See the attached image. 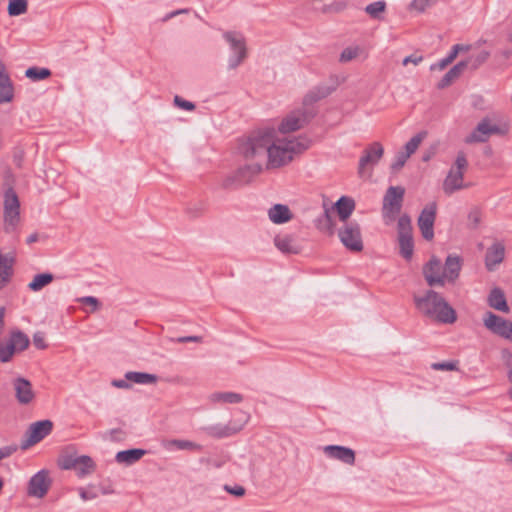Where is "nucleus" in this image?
Here are the masks:
<instances>
[{"mask_svg":"<svg viewBox=\"0 0 512 512\" xmlns=\"http://www.w3.org/2000/svg\"><path fill=\"white\" fill-rule=\"evenodd\" d=\"M183 13H188V9L175 10V11L167 14L165 16V18H164V21H167V20H169V19H171V18H173V17H175V16H177L179 14H183Z\"/></svg>","mask_w":512,"mask_h":512,"instance_id":"64","label":"nucleus"},{"mask_svg":"<svg viewBox=\"0 0 512 512\" xmlns=\"http://www.w3.org/2000/svg\"><path fill=\"white\" fill-rule=\"evenodd\" d=\"M51 71L47 68L30 67L26 70L25 76L33 81H39L48 78Z\"/></svg>","mask_w":512,"mask_h":512,"instance_id":"43","label":"nucleus"},{"mask_svg":"<svg viewBox=\"0 0 512 512\" xmlns=\"http://www.w3.org/2000/svg\"><path fill=\"white\" fill-rule=\"evenodd\" d=\"M78 301L82 304H85V305H89L91 306V312H94L96 311L99 306H100V303L98 301V299L96 297H93V296H85V297H81L78 299Z\"/></svg>","mask_w":512,"mask_h":512,"instance_id":"56","label":"nucleus"},{"mask_svg":"<svg viewBox=\"0 0 512 512\" xmlns=\"http://www.w3.org/2000/svg\"><path fill=\"white\" fill-rule=\"evenodd\" d=\"M330 94V90L329 89H323L321 91H319L318 93H315V92H311L309 93L305 100H304V104H306V102L309 100V101H317L321 98H324L326 97L327 95Z\"/></svg>","mask_w":512,"mask_h":512,"instance_id":"58","label":"nucleus"},{"mask_svg":"<svg viewBox=\"0 0 512 512\" xmlns=\"http://www.w3.org/2000/svg\"><path fill=\"white\" fill-rule=\"evenodd\" d=\"M275 246L283 253L297 254L300 247L292 235L276 236L274 238Z\"/></svg>","mask_w":512,"mask_h":512,"instance_id":"25","label":"nucleus"},{"mask_svg":"<svg viewBox=\"0 0 512 512\" xmlns=\"http://www.w3.org/2000/svg\"><path fill=\"white\" fill-rule=\"evenodd\" d=\"M9 342L13 345L15 351H23L29 346V338L21 331H14L11 333Z\"/></svg>","mask_w":512,"mask_h":512,"instance_id":"36","label":"nucleus"},{"mask_svg":"<svg viewBox=\"0 0 512 512\" xmlns=\"http://www.w3.org/2000/svg\"><path fill=\"white\" fill-rule=\"evenodd\" d=\"M482 212L478 207H474L468 214V224L471 228L475 229L481 223Z\"/></svg>","mask_w":512,"mask_h":512,"instance_id":"50","label":"nucleus"},{"mask_svg":"<svg viewBox=\"0 0 512 512\" xmlns=\"http://www.w3.org/2000/svg\"><path fill=\"white\" fill-rule=\"evenodd\" d=\"M308 148V143L296 138L274 139L273 131L251 134L239 144V153L246 160H260L266 169H276L289 164L294 156Z\"/></svg>","mask_w":512,"mask_h":512,"instance_id":"1","label":"nucleus"},{"mask_svg":"<svg viewBox=\"0 0 512 512\" xmlns=\"http://www.w3.org/2000/svg\"><path fill=\"white\" fill-rule=\"evenodd\" d=\"M439 0H413L409 9L418 13H423L426 9L434 6Z\"/></svg>","mask_w":512,"mask_h":512,"instance_id":"46","label":"nucleus"},{"mask_svg":"<svg viewBox=\"0 0 512 512\" xmlns=\"http://www.w3.org/2000/svg\"><path fill=\"white\" fill-rule=\"evenodd\" d=\"M50 484L48 471L41 470L30 479L28 494L37 498H43L47 494Z\"/></svg>","mask_w":512,"mask_h":512,"instance_id":"16","label":"nucleus"},{"mask_svg":"<svg viewBox=\"0 0 512 512\" xmlns=\"http://www.w3.org/2000/svg\"><path fill=\"white\" fill-rule=\"evenodd\" d=\"M483 323L493 334L512 342V321L488 311L484 315Z\"/></svg>","mask_w":512,"mask_h":512,"instance_id":"11","label":"nucleus"},{"mask_svg":"<svg viewBox=\"0 0 512 512\" xmlns=\"http://www.w3.org/2000/svg\"><path fill=\"white\" fill-rule=\"evenodd\" d=\"M432 369L442 371H454L457 369L456 362H438L432 364Z\"/></svg>","mask_w":512,"mask_h":512,"instance_id":"55","label":"nucleus"},{"mask_svg":"<svg viewBox=\"0 0 512 512\" xmlns=\"http://www.w3.org/2000/svg\"><path fill=\"white\" fill-rule=\"evenodd\" d=\"M334 208L339 216V219L344 223L350 217L355 209V202L352 198L342 196L335 204Z\"/></svg>","mask_w":512,"mask_h":512,"instance_id":"24","label":"nucleus"},{"mask_svg":"<svg viewBox=\"0 0 512 512\" xmlns=\"http://www.w3.org/2000/svg\"><path fill=\"white\" fill-rule=\"evenodd\" d=\"M223 489L229 494L234 495L236 497H242L246 493L245 488L241 485H235L233 487L230 485H224Z\"/></svg>","mask_w":512,"mask_h":512,"instance_id":"57","label":"nucleus"},{"mask_svg":"<svg viewBox=\"0 0 512 512\" xmlns=\"http://www.w3.org/2000/svg\"><path fill=\"white\" fill-rule=\"evenodd\" d=\"M13 388L17 401L22 405L31 403L35 397L31 382L23 377H17L13 380Z\"/></svg>","mask_w":512,"mask_h":512,"instance_id":"17","label":"nucleus"},{"mask_svg":"<svg viewBox=\"0 0 512 512\" xmlns=\"http://www.w3.org/2000/svg\"><path fill=\"white\" fill-rule=\"evenodd\" d=\"M268 217L274 224H283L292 219V213L287 205L275 204L269 208Z\"/></svg>","mask_w":512,"mask_h":512,"instance_id":"21","label":"nucleus"},{"mask_svg":"<svg viewBox=\"0 0 512 512\" xmlns=\"http://www.w3.org/2000/svg\"><path fill=\"white\" fill-rule=\"evenodd\" d=\"M209 400L212 403L220 404H236L243 401V396L236 392H214L209 395Z\"/></svg>","mask_w":512,"mask_h":512,"instance_id":"30","label":"nucleus"},{"mask_svg":"<svg viewBox=\"0 0 512 512\" xmlns=\"http://www.w3.org/2000/svg\"><path fill=\"white\" fill-rule=\"evenodd\" d=\"M489 57L490 53L486 50H482L476 55L470 56L465 61H468V67H470L472 70H475L483 63H485Z\"/></svg>","mask_w":512,"mask_h":512,"instance_id":"44","label":"nucleus"},{"mask_svg":"<svg viewBox=\"0 0 512 512\" xmlns=\"http://www.w3.org/2000/svg\"><path fill=\"white\" fill-rule=\"evenodd\" d=\"M408 158L402 151L398 152L395 161L391 164V170L393 172L399 171L405 165Z\"/></svg>","mask_w":512,"mask_h":512,"instance_id":"54","label":"nucleus"},{"mask_svg":"<svg viewBox=\"0 0 512 512\" xmlns=\"http://www.w3.org/2000/svg\"><path fill=\"white\" fill-rule=\"evenodd\" d=\"M14 90L12 82L6 73V67L0 61V104L9 103L13 100Z\"/></svg>","mask_w":512,"mask_h":512,"instance_id":"19","label":"nucleus"},{"mask_svg":"<svg viewBox=\"0 0 512 512\" xmlns=\"http://www.w3.org/2000/svg\"><path fill=\"white\" fill-rule=\"evenodd\" d=\"M112 386L120 389H128L130 388V384L128 380L125 379H115L111 382Z\"/></svg>","mask_w":512,"mask_h":512,"instance_id":"62","label":"nucleus"},{"mask_svg":"<svg viewBox=\"0 0 512 512\" xmlns=\"http://www.w3.org/2000/svg\"><path fill=\"white\" fill-rule=\"evenodd\" d=\"M126 380L136 384H155L158 377L146 372L129 371L125 374Z\"/></svg>","mask_w":512,"mask_h":512,"instance_id":"31","label":"nucleus"},{"mask_svg":"<svg viewBox=\"0 0 512 512\" xmlns=\"http://www.w3.org/2000/svg\"><path fill=\"white\" fill-rule=\"evenodd\" d=\"M314 116L310 108L302 107L289 113L281 122L279 130L282 133L294 132L304 127Z\"/></svg>","mask_w":512,"mask_h":512,"instance_id":"10","label":"nucleus"},{"mask_svg":"<svg viewBox=\"0 0 512 512\" xmlns=\"http://www.w3.org/2000/svg\"><path fill=\"white\" fill-rule=\"evenodd\" d=\"M315 226L316 228L329 236L333 235L335 232V223L331 214L330 209L325 208L324 212L321 216H319L315 220Z\"/></svg>","mask_w":512,"mask_h":512,"instance_id":"26","label":"nucleus"},{"mask_svg":"<svg viewBox=\"0 0 512 512\" xmlns=\"http://www.w3.org/2000/svg\"><path fill=\"white\" fill-rule=\"evenodd\" d=\"M33 344L38 349L46 348L45 339H44V336L41 333L34 334V336H33Z\"/></svg>","mask_w":512,"mask_h":512,"instance_id":"60","label":"nucleus"},{"mask_svg":"<svg viewBox=\"0 0 512 512\" xmlns=\"http://www.w3.org/2000/svg\"><path fill=\"white\" fill-rule=\"evenodd\" d=\"M16 451H17V446L16 445L1 447L0 448V461L2 459L10 457Z\"/></svg>","mask_w":512,"mask_h":512,"instance_id":"59","label":"nucleus"},{"mask_svg":"<svg viewBox=\"0 0 512 512\" xmlns=\"http://www.w3.org/2000/svg\"><path fill=\"white\" fill-rule=\"evenodd\" d=\"M16 351L13 348V345L8 341L6 343L0 341V361L8 362L11 360L12 356Z\"/></svg>","mask_w":512,"mask_h":512,"instance_id":"49","label":"nucleus"},{"mask_svg":"<svg viewBox=\"0 0 512 512\" xmlns=\"http://www.w3.org/2000/svg\"><path fill=\"white\" fill-rule=\"evenodd\" d=\"M423 275L427 284L433 286H444L446 275L443 265L436 256H432L428 263L423 267Z\"/></svg>","mask_w":512,"mask_h":512,"instance_id":"13","label":"nucleus"},{"mask_svg":"<svg viewBox=\"0 0 512 512\" xmlns=\"http://www.w3.org/2000/svg\"><path fill=\"white\" fill-rule=\"evenodd\" d=\"M363 49L360 46H349L343 49L340 54L339 61L341 63L350 62L361 55Z\"/></svg>","mask_w":512,"mask_h":512,"instance_id":"42","label":"nucleus"},{"mask_svg":"<svg viewBox=\"0 0 512 512\" xmlns=\"http://www.w3.org/2000/svg\"><path fill=\"white\" fill-rule=\"evenodd\" d=\"M52 428L53 423L50 420H42L32 423L27 430L26 439L21 443V448L25 450L30 446L40 442L50 434Z\"/></svg>","mask_w":512,"mask_h":512,"instance_id":"12","label":"nucleus"},{"mask_svg":"<svg viewBox=\"0 0 512 512\" xmlns=\"http://www.w3.org/2000/svg\"><path fill=\"white\" fill-rule=\"evenodd\" d=\"M488 304L490 307L504 312H509V306L507 304L505 295L503 291L500 288H494L491 290L489 296H488Z\"/></svg>","mask_w":512,"mask_h":512,"instance_id":"29","label":"nucleus"},{"mask_svg":"<svg viewBox=\"0 0 512 512\" xmlns=\"http://www.w3.org/2000/svg\"><path fill=\"white\" fill-rule=\"evenodd\" d=\"M53 281V275L50 273H41L34 276L33 280L28 284V288L34 292H38Z\"/></svg>","mask_w":512,"mask_h":512,"instance_id":"35","label":"nucleus"},{"mask_svg":"<svg viewBox=\"0 0 512 512\" xmlns=\"http://www.w3.org/2000/svg\"><path fill=\"white\" fill-rule=\"evenodd\" d=\"M400 254L406 260H410L414 251V243L412 236L398 237Z\"/></svg>","mask_w":512,"mask_h":512,"instance_id":"39","label":"nucleus"},{"mask_svg":"<svg viewBox=\"0 0 512 512\" xmlns=\"http://www.w3.org/2000/svg\"><path fill=\"white\" fill-rule=\"evenodd\" d=\"M505 131L496 123H493L489 117L483 118L472 132L464 139L466 144L485 143L492 135H501Z\"/></svg>","mask_w":512,"mask_h":512,"instance_id":"8","label":"nucleus"},{"mask_svg":"<svg viewBox=\"0 0 512 512\" xmlns=\"http://www.w3.org/2000/svg\"><path fill=\"white\" fill-rule=\"evenodd\" d=\"M178 342L180 343H185V342H200L201 341V337L199 336H186V337H179L177 339Z\"/></svg>","mask_w":512,"mask_h":512,"instance_id":"63","label":"nucleus"},{"mask_svg":"<svg viewBox=\"0 0 512 512\" xmlns=\"http://www.w3.org/2000/svg\"><path fill=\"white\" fill-rule=\"evenodd\" d=\"M422 142V136L420 134L412 137L405 145L404 151H402L406 157H410L419 147Z\"/></svg>","mask_w":512,"mask_h":512,"instance_id":"48","label":"nucleus"},{"mask_svg":"<svg viewBox=\"0 0 512 512\" xmlns=\"http://www.w3.org/2000/svg\"><path fill=\"white\" fill-rule=\"evenodd\" d=\"M164 447L168 450L176 448L178 450H194L200 451L202 446L189 440L173 439L164 442Z\"/></svg>","mask_w":512,"mask_h":512,"instance_id":"33","label":"nucleus"},{"mask_svg":"<svg viewBox=\"0 0 512 512\" xmlns=\"http://www.w3.org/2000/svg\"><path fill=\"white\" fill-rule=\"evenodd\" d=\"M145 454L146 451L143 449H128L119 451L115 456V460L119 464L129 466L138 462Z\"/></svg>","mask_w":512,"mask_h":512,"instance_id":"23","label":"nucleus"},{"mask_svg":"<svg viewBox=\"0 0 512 512\" xmlns=\"http://www.w3.org/2000/svg\"><path fill=\"white\" fill-rule=\"evenodd\" d=\"M322 451L329 459L338 460L350 466L355 464V451L349 447L340 445H326L322 448Z\"/></svg>","mask_w":512,"mask_h":512,"instance_id":"15","label":"nucleus"},{"mask_svg":"<svg viewBox=\"0 0 512 512\" xmlns=\"http://www.w3.org/2000/svg\"><path fill=\"white\" fill-rule=\"evenodd\" d=\"M227 42L231 55L228 58V69L234 70L240 66L248 56L246 39L238 31H225L222 34Z\"/></svg>","mask_w":512,"mask_h":512,"instance_id":"4","label":"nucleus"},{"mask_svg":"<svg viewBox=\"0 0 512 512\" xmlns=\"http://www.w3.org/2000/svg\"><path fill=\"white\" fill-rule=\"evenodd\" d=\"M338 237L341 243L352 252L363 250V241L360 226L356 222H346L338 229Z\"/></svg>","mask_w":512,"mask_h":512,"instance_id":"9","label":"nucleus"},{"mask_svg":"<svg viewBox=\"0 0 512 512\" xmlns=\"http://www.w3.org/2000/svg\"><path fill=\"white\" fill-rule=\"evenodd\" d=\"M205 205L201 202L190 204L186 207L185 213L191 219L201 217L205 213Z\"/></svg>","mask_w":512,"mask_h":512,"instance_id":"47","label":"nucleus"},{"mask_svg":"<svg viewBox=\"0 0 512 512\" xmlns=\"http://www.w3.org/2000/svg\"><path fill=\"white\" fill-rule=\"evenodd\" d=\"M414 303L421 314L434 321L452 324L457 319L455 310L434 290H427L422 296H414Z\"/></svg>","mask_w":512,"mask_h":512,"instance_id":"2","label":"nucleus"},{"mask_svg":"<svg viewBox=\"0 0 512 512\" xmlns=\"http://www.w3.org/2000/svg\"><path fill=\"white\" fill-rule=\"evenodd\" d=\"M79 456L77 455H67L64 456L61 460L60 466L65 470H75L77 466Z\"/></svg>","mask_w":512,"mask_h":512,"instance_id":"51","label":"nucleus"},{"mask_svg":"<svg viewBox=\"0 0 512 512\" xmlns=\"http://www.w3.org/2000/svg\"><path fill=\"white\" fill-rule=\"evenodd\" d=\"M242 429V425L238 426H231V425H222V424H216L211 425L205 428V431L209 436L215 437V438H224L229 437L238 431Z\"/></svg>","mask_w":512,"mask_h":512,"instance_id":"27","label":"nucleus"},{"mask_svg":"<svg viewBox=\"0 0 512 512\" xmlns=\"http://www.w3.org/2000/svg\"><path fill=\"white\" fill-rule=\"evenodd\" d=\"M468 50H469V46H464L461 44L454 45L452 47L451 51L449 52V54L445 58H443L442 60L439 61V63L437 64V67L440 70H443L444 68H446L449 64H451L456 59L459 52L468 51Z\"/></svg>","mask_w":512,"mask_h":512,"instance_id":"38","label":"nucleus"},{"mask_svg":"<svg viewBox=\"0 0 512 512\" xmlns=\"http://www.w3.org/2000/svg\"><path fill=\"white\" fill-rule=\"evenodd\" d=\"M412 236L411 219L408 215H402L398 220V237Z\"/></svg>","mask_w":512,"mask_h":512,"instance_id":"45","label":"nucleus"},{"mask_svg":"<svg viewBox=\"0 0 512 512\" xmlns=\"http://www.w3.org/2000/svg\"><path fill=\"white\" fill-rule=\"evenodd\" d=\"M422 60H423L422 56L409 55L403 59L402 64L404 66H407L409 63L418 65L420 62H422Z\"/></svg>","mask_w":512,"mask_h":512,"instance_id":"61","label":"nucleus"},{"mask_svg":"<svg viewBox=\"0 0 512 512\" xmlns=\"http://www.w3.org/2000/svg\"><path fill=\"white\" fill-rule=\"evenodd\" d=\"M27 9V0H9L7 10L10 16H19L25 14L27 12Z\"/></svg>","mask_w":512,"mask_h":512,"instance_id":"41","label":"nucleus"},{"mask_svg":"<svg viewBox=\"0 0 512 512\" xmlns=\"http://www.w3.org/2000/svg\"><path fill=\"white\" fill-rule=\"evenodd\" d=\"M443 268L446 275V280L448 282H454L458 278L461 270L460 257L456 255H449L445 260V265Z\"/></svg>","mask_w":512,"mask_h":512,"instance_id":"22","label":"nucleus"},{"mask_svg":"<svg viewBox=\"0 0 512 512\" xmlns=\"http://www.w3.org/2000/svg\"><path fill=\"white\" fill-rule=\"evenodd\" d=\"M20 222V210L4 211V230L6 233L16 231Z\"/></svg>","mask_w":512,"mask_h":512,"instance_id":"34","label":"nucleus"},{"mask_svg":"<svg viewBox=\"0 0 512 512\" xmlns=\"http://www.w3.org/2000/svg\"><path fill=\"white\" fill-rule=\"evenodd\" d=\"M95 470V463L91 457L81 455L78 458L76 469L74 470L79 477H84L93 473Z\"/></svg>","mask_w":512,"mask_h":512,"instance_id":"32","label":"nucleus"},{"mask_svg":"<svg viewBox=\"0 0 512 512\" xmlns=\"http://www.w3.org/2000/svg\"><path fill=\"white\" fill-rule=\"evenodd\" d=\"M20 210V202L16 192L8 188L4 194V211Z\"/></svg>","mask_w":512,"mask_h":512,"instance_id":"40","label":"nucleus"},{"mask_svg":"<svg viewBox=\"0 0 512 512\" xmlns=\"http://www.w3.org/2000/svg\"><path fill=\"white\" fill-rule=\"evenodd\" d=\"M468 168V160L463 151H459L456 155L455 162L450 168L443 182V191L447 195L468 187L464 183V173Z\"/></svg>","mask_w":512,"mask_h":512,"instance_id":"3","label":"nucleus"},{"mask_svg":"<svg viewBox=\"0 0 512 512\" xmlns=\"http://www.w3.org/2000/svg\"><path fill=\"white\" fill-rule=\"evenodd\" d=\"M254 161L253 164L240 167L237 171L225 177L222 186L225 189L234 190L250 183L253 177L259 174L264 167L260 160Z\"/></svg>","mask_w":512,"mask_h":512,"instance_id":"5","label":"nucleus"},{"mask_svg":"<svg viewBox=\"0 0 512 512\" xmlns=\"http://www.w3.org/2000/svg\"><path fill=\"white\" fill-rule=\"evenodd\" d=\"M14 257L0 251V290L5 288L13 275Z\"/></svg>","mask_w":512,"mask_h":512,"instance_id":"20","label":"nucleus"},{"mask_svg":"<svg viewBox=\"0 0 512 512\" xmlns=\"http://www.w3.org/2000/svg\"><path fill=\"white\" fill-rule=\"evenodd\" d=\"M405 190L401 186H390L383 198V217L386 223H390L395 220L399 214L402 202L404 198Z\"/></svg>","mask_w":512,"mask_h":512,"instance_id":"6","label":"nucleus"},{"mask_svg":"<svg viewBox=\"0 0 512 512\" xmlns=\"http://www.w3.org/2000/svg\"><path fill=\"white\" fill-rule=\"evenodd\" d=\"M387 4L384 0H379L368 4L365 12L373 19H382V14L386 11Z\"/></svg>","mask_w":512,"mask_h":512,"instance_id":"37","label":"nucleus"},{"mask_svg":"<svg viewBox=\"0 0 512 512\" xmlns=\"http://www.w3.org/2000/svg\"><path fill=\"white\" fill-rule=\"evenodd\" d=\"M505 246L501 242H494L485 255V266L488 271H494L495 268L504 260Z\"/></svg>","mask_w":512,"mask_h":512,"instance_id":"18","label":"nucleus"},{"mask_svg":"<svg viewBox=\"0 0 512 512\" xmlns=\"http://www.w3.org/2000/svg\"><path fill=\"white\" fill-rule=\"evenodd\" d=\"M173 101L175 106L186 111H193L196 108L193 102L187 101L178 95L174 97Z\"/></svg>","mask_w":512,"mask_h":512,"instance_id":"53","label":"nucleus"},{"mask_svg":"<svg viewBox=\"0 0 512 512\" xmlns=\"http://www.w3.org/2000/svg\"><path fill=\"white\" fill-rule=\"evenodd\" d=\"M79 495L83 501L93 500L98 497V492L93 487L79 488Z\"/></svg>","mask_w":512,"mask_h":512,"instance_id":"52","label":"nucleus"},{"mask_svg":"<svg viewBox=\"0 0 512 512\" xmlns=\"http://www.w3.org/2000/svg\"><path fill=\"white\" fill-rule=\"evenodd\" d=\"M384 155V147L380 142L369 144L363 151V155L359 159L358 174L360 177L372 175V170Z\"/></svg>","mask_w":512,"mask_h":512,"instance_id":"7","label":"nucleus"},{"mask_svg":"<svg viewBox=\"0 0 512 512\" xmlns=\"http://www.w3.org/2000/svg\"><path fill=\"white\" fill-rule=\"evenodd\" d=\"M437 204H427L418 217V226L424 239L432 240L434 237V222L436 219Z\"/></svg>","mask_w":512,"mask_h":512,"instance_id":"14","label":"nucleus"},{"mask_svg":"<svg viewBox=\"0 0 512 512\" xmlns=\"http://www.w3.org/2000/svg\"><path fill=\"white\" fill-rule=\"evenodd\" d=\"M467 67L468 61H460L454 65L438 83V88L443 89L448 87L453 81L460 77Z\"/></svg>","mask_w":512,"mask_h":512,"instance_id":"28","label":"nucleus"}]
</instances>
